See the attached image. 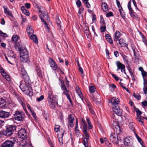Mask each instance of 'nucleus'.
<instances>
[{
  "mask_svg": "<svg viewBox=\"0 0 147 147\" xmlns=\"http://www.w3.org/2000/svg\"><path fill=\"white\" fill-rule=\"evenodd\" d=\"M113 129L115 131L117 134H119L121 132V130L119 126L117 125L115 126L114 128Z\"/></svg>",
  "mask_w": 147,
  "mask_h": 147,
  "instance_id": "nucleus-32",
  "label": "nucleus"
},
{
  "mask_svg": "<svg viewBox=\"0 0 147 147\" xmlns=\"http://www.w3.org/2000/svg\"><path fill=\"white\" fill-rule=\"evenodd\" d=\"M0 36H3L4 38H5L7 36V34L5 33H3L2 31L0 30ZM1 41L0 39V42Z\"/></svg>",
  "mask_w": 147,
  "mask_h": 147,
  "instance_id": "nucleus-45",
  "label": "nucleus"
},
{
  "mask_svg": "<svg viewBox=\"0 0 147 147\" xmlns=\"http://www.w3.org/2000/svg\"><path fill=\"white\" fill-rule=\"evenodd\" d=\"M76 90V92L78 94V95L80 98L82 100L83 98L81 90L79 89V88L78 87L77 88Z\"/></svg>",
  "mask_w": 147,
  "mask_h": 147,
  "instance_id": "nucleus-31",
  "label": "nucleus"
},
{
  "mask_svg": "<svg viewBox=\"0 0 147 147\" xmlns=\"http://www.w3.org/2000/svg\"><path fill=\"white\" fill-rule=\"evenodd\" d=\"M113 110L117 115L121 116L122 115V111L120 109L118 106H115V107H113Z\"/></svg>",
  "mask_w": 147,
  "mask_h": 147,
  "instance_id": "nucleus-14",
  "label": "nucleus"
},
{
  "mask_svg": "<svg viewBox=\"0 0 147 147\" xmlns=\"http://www.w3.org/2000/svg\"><path fill=\"white\" fill-rule=\"evenodd\" d=\"M23 13H24L25 15H26L27 16H29L30 14V13L29 11L28 10L26 9L23 12Z\"/></svg>",
  "mask_w": 147,
  "mask_h": 147,
  "instance_id": "nucleus-52",
  "label": "nucleus"
},
{
  "mask_svg": "<svg viewBox=\"0 0 147 147\" xmlns=\"http://www.w3.org/2000/svg\"><path fill=\"white\" fill-rule=\"evenodd\" d=\"M68 121L70 126L72 127H73L74 124L73 123L74 121V116L73 115L70 114L68 116Z\"/></svg>",
  "mask_w": 147,
  "mask_h": 147,
  "instance_id": "nucleus-12",
  "label": "nucleus"
},
{
  "mask_svg": "<svg viewBox=\"0 0 147 147\" xmlns=\"http://www.w3.org/2000/svg\"><path fill=\"white\" fill-rule=\"evenodd\" d=\"M13 125H9L6 126L5 130H4L2 132L3 135L6 136H10L13 133V130L15 129Z\"/></svg>",
  "mask_w": 147,
  "mask_h": 147,
  "instance_id": "nucleus-2",
  "label": "nucleus"
},
{
  "mask_svg": "<svg viewBox=\"0 0 147 147\" xmlns=\"http://www.w3.org/2000/svg\"><path fill=\"white\" fill-rule=\"evenodd\" d=\"M107 41L109 42L110 44H113V41L112 39L111 38V37L107 39Z\"/></svg>",
  "mask_w": 147,
  "mask_h": 147,
  "instance_id": "nucleus-64",
  "label": "nucleus"
},
{
  "mask_svg": "<svg viewBox=\"0 0 147 147\" xmlns=\"http://www.w3.org/2000/svg\"><path fill=\"white\" fill-rule=\"evenodd\" d=\"M20 87L23 92H26L29 88V87L24 83L20 84Z\"/></svg>",
  "mask_w": 147,
  "mask_h": 147,
  "instance_id": "nucleus-20",
  "label": "nucleus"
},
{
  "mask_svg": "<svg viewBox=\"0 0 147 147\" xmlns=\"http://www.w3.org/2000/svg\"><path fill=\"white\" fill-rule=\"evenodd\" d=\"M24 115L23 112L17 111L14 114V117L15 120L21 121L23 120Z\"/></svg>",
  "mask_w": 147,
  "mask_h": 147,
  "instance_id": "nucleus-4",
  "label": "nucleus"
},
{
  "mask_svg": "<svg viewBox=\"0 0 147 147\" xmlns=\"http://www.w3.org/2000/svg\"><path fill=\"white\" fill-rule=\"evenodd\" d=\"M125 42V40L122 38L120 39L119 40V43L120 45L121 46L124 47H126L128 49V47L127 46V44H126Z\"/></svg>",
  "mask_w": 147,
  "mask_h": 147,
  "instance_id": "nucleus-22",
  "label": "nucleus"
},
{
  "mask_svg": "<svg viewBox=\"0 0 147 147\" xmlns=\"http://www.w3.org/2000/svg\"><path fill=\"white\" fill-rule=\"evenodd\" d=\"M4 77L6 80L8 81H9L10 80V79L9 78V76L8 75H7Z\"/></svg>",
  "mask_w": 147,
  "mask_h": 147,
  "instance_id": "nucleus-62",
  "label": "nucleus"
},
{
  "mask_svg": "<svg viewBox=\"0 0 147 147\" xmlns=\"http://www.w3.org/2000/svg\"><path fill=\"white\" fill-rule=\"evenodd\" d=\"M124 144L126 146H130L133 144L132 139L130 137H126L124 139Z\"/></svg>",
  "mask_w": 147,
  "mask_h": 147,
  "instance_id": "nucleus-8",
  "label": "nucleus"
},
{
  "mask_svg": "<svg viewBox=\"0 0 147 147\" xmlns=\"http://www.w3.org/2000/svg\"><path fill=\"white\" fill-rule=\"evenodd\" d=\"M142 105L145 107L147 106V101L146 100H144L142 102Z\"/></svg>",
  "mask_w": 147,
  "mask_h": 147,
  "instance_id": "nucleus-56",
  "label": "nucleus"
},
{
  "mask_svg": "<svg viewBox=\"0 0 147 147\" xmlns=\"http://www.w3.org/2000/svg\"><path fill=\"white\" fill-rule=\"evenodd\" d=\"M25 6L27 8L29 9L30 7V4L29 3H27L25 4Z\"/></svg>",
  "mask_w": 147,
  "mask_h": 147,
  "instance_id": "nucleus-63",
  "label": "nucleus"
},
{
  "mask_svg": "<svg viewBox=\"0 0 147 147\" xmlns=\"http://www.w3.org/2000/svg\"><path fill=\"white\" fill-rule=\"evenodd\" d=\"M19 38L16 35H14L12 37L13 40L15 42H17Z\"/></svg>",
  "mask_w": 147,
  "mask_h": 147,
  "instance_id": "nucleus-40",
  "label": "nucleus"
},
{
  "mask_svg": "<svg viewBox=\"0 0 147 147\" xmlns=\"http://www.w3.org/2000/svg\"><path fill=\"white\" fill-rule=\"evenodd\" d=\"M106 29V27L105 26H102L100 27L101 31L103 32L105 31Z\"/></svg>",
  "mask_w": 147,
  "mask_h": 147,
  "instance_id": "nucleus-59",
  "label": "nucleus"
},
{
  "mask_svg": "<svg viewBox=\"0 0 147 147\" xmlns=\"http://www.w3.org/2000/svg\"><path fill=\"white\" fill-rule=\"evenodd\" d=\"M134 133L135 134L136 137L139 142L142 145H143V142L142 141L141 139L134 132Z\"/></svg>",
  "mask_w": 147,
  "mask_h": 147,
  "instance_id": "nucleus-36",
  "label": "nucleus"
},
{
  "mask_svg": "<svg viewBox=\"0 0 147 147\" xmlns=\"http://www.w3.org/2000/svg\"><path fill=\"white\" fill-rule=\"evenodd\" d=\"M22 74L25 82L26 83H28L29 81V77L28 75L26 70L24 68L21 69Z\"/></svg>",
  "mask_w": 147,
  "mask_h": 147,
  "instance_id": "nucleus-5",
  "label": "nucleus"
},
{
  "mask_svg": "<svg viewBox=\"0 0 147 147\" xmlns=\"http://www.w3.org/2000/svg\"><path fill=\"white\" fill-rule=\"evenodd\" d=\"M27 31L29 36L33 34L34 33V30L32 29V27L29 26H28V28L27 29Z\"/></svg>",
  "mask_w": 147,
  "mask_h": 147,
  "instance_id": "nucleus-23",
  "label": "nucleus"
},
{
  "mask_svg": "<svg viewBox=\"0 0 147 147\" xmlns=\"http://www.w3.org/2000/svg\"><path fill=\"white\" fill-rule=\"evenodd\" d=\"M49 98L50 100H48V102L49 106L51 108L53 109L55 107L57 103V100H55V97H53L52 99H51L50 96H49Z\"/></svg>",
  "mask_w": 147,
  "mask_h": 147,
  "instance_id": "nucleus-7",
  "label": "nucleus"
},
{
  "mask_svg": "<svg viewBox=\"0 0 147 147\" xmlns=\"http://www.w3.org/2000/svg\"><path fill=\"white\" fill-rule=\"evenodd\" d=\"M9 105V103L5 102V100H4V102L1 105V107L2 109H5L8 107Z\"/></svg>",
  "mask_w": 147,
  "mask_h": 147,
  "instance_id": "nucleus-33",
  "label": "nucleus"
},
{
  "mask_svg": "<svg viewBox=\"0 0 147 147\" xmlns=\"http://www.w3.org/2000/svg\"><path fill=\"white\" fill-rule=\"evenodd\" d=\"M110 140L114 144H117L119 143L118 136L115 134H111L110 137Z\"/></svg>",
  "mask_w": 147,
  "mask_h": 147,
  "instance_id": "nucleus-9",
  "label": "nucleus"
},
{
  "mask_svg": "<svg viewBox=\"0 0 147 147\" xmlns=\"http://www.w3.org/2000/svg\"><path fill=\"white\" fill-rule=\"evenodd\" d=\"M20 59L21 61L24 63H26L28 59V56L27 55H23V54L22 53L21 55H20Z\"/></svg>",
  "mask_w": 147,
  "mask_h": 147,
  "instance_id": "nucleus-17",
  "label": "nucleus"
},
{
  "mask_svg": "<svg viewBox=\"0 0 147 147\" xmlns=\"http://www.w3.org/2000/svg\"><path fill=\"white\" fill-rule=\"evenodd\" d=\"M56 23L57 26L59 28H60L61 27V26L60 25V23H61V21L60 20L59 18L58 17H57L56 18Z\"/></svg>",
  "mask_w": 147,
  "mask_h": 147,
  "instance_id": "nucleus-39",
  "label": "nucleus"
},
{
  "mask_svg": "<svg viewBox=\"0 0 147 147\" xmlns=\"http://www.w3.org/2000/svg\"><path fill=\"white\" fill-rule=\"evenodd\" d=\"M144 88L143 89L147 88V82H144Z\"/></svg>",
  "mask_w": 147,
  "mask_h": 147,
  "instance_id": "nucleus-61",
  "label": "nucleus"
},
{
  "mask_svg": "<svg viewBox=\"0 0 147 147\" xmlns=\"http://www.w3.org/2000/svg\"><path fill=\"white\" fill-rule=\"evenodd\" d=\"M20 53V55H21L22 53L23 54V55H26L28 56V53L26 49L24 48L22 49L21 50L19 51Z\"/></svg>",
  "mask_w": 147,
  "mask_h": 147,
  "instance_id": "nucleus-29",
  "label": "nucleus"
},
{
  "mask_svg": "<svg viewBox=\"0 0 147 147\" xmlns=\"http://www.w3.org/2000/svg\"><path fill=\"white\" fill-rule=\"evenodd\" d=\"M116 64L117 67V71H118L119 69H120L121 72H122L123 70L125 69V65L121 63L120 61H117L116 63Z\"/></svg>",
  "mask_w": 147,
  "mask_h": 147,
  "instance_id": "nucleus-15",
  "label": "nucleus"
},
{
  "mask_svg": "<svg viewBox=\"0 0 147 147\" xmlns=\"http://www.w3.org/2000/svg\"><path fill=\"white\" fill-rule=\"evenodd\" d=\"M11 141L14 143V144L15 142H18L17 138L16 137H14Z\"/></svg>",
  "mask_w": 147,
  "mask_h": 147,
  "instance_id": "nucleus-53",
  "label": "nucleus"
},
{
  "mask_svg": "<svg viewBox=\"0 0 147 147\" xmlns=\"http://www.w3.org/2000/svg\"><path fill=\"white\" fill-rule=\"evenodd\" d=\"M36 70L37 74L39 76H42V71L40 68L38 66L36 67Z\"/></svg>",
  "mask_w": 147,
  "mask_h": 147,
  "instance_id": "nucleus-35",
  "label": "nucleus"
},
{
  "mask_svg": "<svg viewBox=\"0 0 147 147\" xmlns=\"http://www.w3.org/2000/svg\"><path fill=\"white\" fill-rule=\"evenodd\" d=\"M102 9L104 12H106L108 10V6L105 3L102 2L101 5Z\"/></svg>",
  "mask_w": 147,
  "mask_h": 147,
  "instance_id": "nucleus-24",
  "label": "nucleus"
},
{
  "mask_svg": "<svg viewBox=\"0 0 147 147\" xmlns=\"http://www.w3.org/2000/svg\"><path fill=\"white\" fill-rule=\"evenodd\" d=\"M112 75L116 81H117L119 80V78H118V77L116 75L113 74H112Z\"/></svg>",
  "mask_w": 147,
  "mask_h": 147,
  "instance_id": "nucleus-60",
  "label": "nucleus"
},
{
  "mask_svg": "<svg viewBox=\"0 0 147 147\" xmlns=\"http://www.w3.org/2000/svg\"><path fill=\"white\" fill-rule=\"evenodd\" d=\"M121 36L120 33L119 31H116L115 34V38L114 39V41H117L120 38Z\"/></svg>",
  "mask_w": 147,
  "mask_h": 147,
  "instance_id": "nucleus-26",
  "label": "nucleus"
},
{
  "mask_svg": "<svg viewBox=\"0 0 147 147\" xmlns=\"http://www.w3.org/2000/svg\"><path fill=\"white\" fill-rule=\"evenodd\" d=\"M2 147H13L14 143L9 140H7L3 143L1 145Z\"/></svg>",
  "mask_w": 147,
  "mask_h": 147,
  "instance_id": "nucleus-10",
  "label": "nucleus"
},
{
  "mask_svg": "<svg viewBox=\"0 0 147 147\" xmlns=\"http://www.w3.org/2000/svg\"><path fill=\"white\" fill-rule=\"evenodd\" d=\"M10 115V113L9 112H6L3 111H0V117L2 118H8Z\"/></svg>",
  "mask_w": 147,
  "mask_h": 147,
  "instance_id": "nucleus-13",
  "label": "nucleus"
},
{
  "mask_svg": "<svg viewBox=\"0 0 147 147\" xmlns=\"http://www.w3.org/2000/svg\"><path fill=\"white\" fill-rule=\"evenodd\" d=\"M84 126H83V132L85 134V137L87 139H89V136L88 134L87 131V127H86V124L85 123H84Z\"/></svg>",
  "mask_w": 147,
  "mask_h": 147,
  "instance_id": "nucleus-18",
  "label": "nucleus"
},
{
  "mask_svg": "<svg viewBox=\"0 0 147 147\" xmlns=\"http://www.w3.org/2000/svg\"><path fill=\"white\" fill-rule=\"evenodd\" d=\"M113 16V14L112 12H109L107 13L106 15V16L107 17H109L110 16Z\"/></svg>",
  "mask_w": 147,
  "mask_h": 147,
  "instance_id": "nucleus-57",
  "label": "nucleus"
},
{
  "mask_svg": "<svg viewBox=\"0 0 147 147\" xmlns=\"http://www.w3.org/2000/svg\"><path fill=\"white\" fill-rule=\"evenodd\" d=\"M138 121L140 123H141L142 124L143 122V120L141 119L140 117H138L136 118Z\"/></svg>",
  "mask_w": 147,
  "mask_h": 147,
  "instance_id": "nucleus-49",
  "label": "nucleus"
},
{
  "mask_svg": "<svg viewBox=\"0 0 147 147\" xmlns=\"http://www.w3.org/2000/svg\"><path fill=\"white\" fill-rule=\"evenodd\" d=\"M76 4L77 7H79L81 5V3L80 1L79 0H78L76 1Z\"/></svg>",
  "mask_w": 147,
  "mask_h": 147,
  "instance_id": "nucleus-54",
  "label": "nucleus"
},
{
  "mask_svg": "<svg viewBox=\"0 0 147 147\" xmlns=\"http://www.w3.org/2000/svg\"><path fill=\"white\" fill-rule=\"evenodd\" d=\"M110 102L113 105H117L119 102V100L118 98H116L115 97L112 98Z\"/></svg>",
  "mask_w": 147,
  "mask_h": 147,
  "instance_id": "nucleus-16",
  "label": "nucleus"
},
{
  "mask_svg": "<svg viewBox=\"0 0 147 147\" xmlns=\"http://www.w3.org/2000/svg\"><path fill=\"white\" fill-rule=\"evenodd\" d=\"M88 139H87L86 138H85L84 140L83 144L84 145L85 147H88Z\"/></svg>",
  "mask_w": 147,
  "mask_h": 147,
  "instance_id": "nucleus-44",
  "label": "nucleus"
},
{
  "mask_svg": "<svg viewBox=\"0 0 147 147\" xmlns=\"http://www.w3.org/2000/svg\"><path fill=\"white\" fill-rule=\"evenodd\" d=\"M122 57L123 58L124 60L125 61H126L127 62V61H128V59H127V57L125 55H122Z\"/></svg>",
  "mask_w": 147,
  "mask_h": 147,
  "instance_id": "nucleus-50",
  "label": "nucleus"
},
{
  "mask_svg": "<svg viewBox=\"0 0 147 147\" xmlns=\"http://www.w3.org/2000/svg\"><path fill=\"white\" fill-rule=\"evenodd\" d=\"M25 92L30 97L32 96L33 95L32 90L30 86L29 87V88Z\"/></svg>",
  "mask_w": 147,
  "mask_h": 147,
  "instance_id": "nucleus-28",
  "label": "nucleus"
},
{
  "mask_svg": "<svg viewBox=\"0 0 147 147\" xmlns=\"http://www.w3.org/2000/svg\"><path fill=\"white\" fill-rule=\"evenodd\" d=\"M131 0H130L129 1V2L128 5H127L129 9V11L132 10V9L131 8Z\"/></svg>",
  "mask_w": 147,
  "mask_h": 147,
  "instance_id": "nucleus-47",
  "label": "nucleus"
},
{
  "mask_svg": "<svg viewBox=\"0 0 147 147\" xmlns=\"http://www.w3.org/2000/svg\"><path fill=\"white\" fill-rule=\"evenodd\" d=\"M142 77L147 76V72L145 71H143L142 72Z\"/></svg>",
  "mask_w": 147,
  "mask_h": 147,
  "instance_id": "nucleus-58",
  "label": "nucleus"
},
{
  "mask_svg": "<svg viewBox=\"0 0 147 147\" xmlns=\"http://www.w3.org/2000/svg\"><path fill=\"white\" fill-rule=\"evenodd\" d=\"M130 16L134 18L136 16L137 14L133 11L131 10L129 11Z\"/></svg>",
  "mask_w": 147,
  "mask_h": 147,
  "instance_id": "nucleus-42",
  "label": "nucleus"
},
{
  "mask_svg": "<svg viewBox=\"0 0 147 147\" xmlns=\"http://www.w3.org/2000/svg\"><path fill=\"white\" fill-rule=\"evenodd\" d=\"M44 98V96L43 95H41L40 97L37 98V100L38 102H40Z\"/></svg>",
  "mask_w": 147,
  "mask_h": 147,
  "instance_id": "nucleus-48",
  "label": "nucleus"
},
{
  "mask_svg": "<svg viewBox=\"0 0 147 147\" xmlns=\"http://www.w3.org/2000/svg\"><path fill=\"white\" fill-rule=\"evenodd\" d=\"M30 38L32 39L33 42L36 43L38 42V40L35 34H32L30 36Z\"/></svg>",
  "mask_w": 147,
  "mask_h": 147,
  "instance_id": "nucleus-27",
  "label": "nucleus"
},
{
  "mask_svg": "<svg viewBox=\"0 0 147 147\" xmlns=\"http://www.w3.org/2000/svg\"><path fill=\"white\" fill-rule=\"evenodd\" d=\"M89 91L90 92H95V88L93 86H91L89 88Z\"/></svg>",
  "mask_w": 147,
  "mask_h": 147,
  "instance_id": "nucleus-43",
  "label": "nucleus"
},
{
  "mask_svg": "<svg viewBox=\"0 0 147 147\" xmlns=\"http://www.w3.org/2000/svg\"><path fill=\"white\" fill-rule=\"evenodd\" d=\"M15 47L17 50H18L19 51L21 50L23 48L22 47L21 45H20L19 42H15Z\"/></svg>",
  "mask_w": 147,
  "mask_h": 147,
  "instance_id": "nucleus-25",
  "label": "nucleus"
},
{
  "mask_svg": "<svg viewBox=\"0 0 147 147\" xmlns=\"http://www.w3.org/2000/svg\"><path fill=\"white\" fill-rule=\"evenodd\" d=\"M84 8H83L81 7L79 9V11L78 12V13L80 14H81L83 12V11L84 10Z\"/></svg>",
  "mask_w": 147,
  "mask_h": 147,
  "instance_id": "nucleus-55",
  "label": "nucleus"
},
{
  "mask_svg": "<svg viewBox=\"0 0 147 147\" xmlns=\"http://www.w3.org/2000/svg\"><path fill=\"white\" fill-rule=\"evenodd\" d=\"M136 111L137 113V117H140V115L142 114L141 112L138 109H136Z\"/></svg>",
  "mask_w": 147,
  "mask_h": 147,
  "instance_id": "nucleus-46",
  "label": "nucleus"
},
{
  "mask_svg": "<svg viewBox=\"0 0 147 147\" xmlns=\"http://www.w3.org/2000/svg\"><path fill=\"white\" fill-rule=\"evenodd\" d=\"M49 63L50 67L54 71H56L57 69V65L52 59L51 58H49Z\"/></svg>",
  "mask_w": 147,
  "mask_h": 147,
  "instance_id": "nucleus-6",
  "label": "nucleus"
},
{
  "mask_svg": "<svg viewBox=\"0 0 147 147\" xmlns=\"http://www.w3.org/2000/svg\"><path fill=\"white\" fill-rule=\"evenodd\" d=\"M120 85L125 90H126V91L127 92H129V90L124 85V84L122 83H121Z\"/></svg>",
  "mask_w": 147,
  "mask_h": 147,
  "instance_id": "nucleus-51",
  "label": "nucleus"
},
{
  "mask_svg": "<svg viewBox=\"0 0 147 147\" xmlns=\"http://www.w3.org/2000/svg\"><path fill=\"white\" fill-rule=\"evenodd\" d=\"M133 96L138 100H140L141 98V96L138 93L136 94L135 93L133 94Z\"/></svg>",
  "mask_w": 147,
  "mask_h": 147,
  "instance_id": "nucleus-37",
  "label": "nucleus"
},
{
  "mask_svg": "<svg viewBox=\"0 0 147 147\" xmlns=\"http://www.w3.org/2000/svg\"><path fill=\"white\" fill-rule=\"evenodd\" d=\"M3 8L4 10V13L5 14L8 16L12 17L11 11L9 10V9L7 7L3 6Z\"/></svg>",
  "mask_w": 147,
  "mask_h": 147,
  "instance_id": "nucleus-19",
  "label": "nucleus"
},
{
  "mask_svg": "<svg viewBox=\"0 0 147 147\" xmlns=\"http://www.w3.org/2000/svg\"><path fill=\"white\" fill-rule=\"evenodd\" d=\"M39 16L42 22L45 24L49 21V18L48 15V13L45 10H40L38 13Z\"/></svg>",
  "mask_w": 147,
  "mask_h": 147,
  "instance_id": "nucleus-1",
  "label": "nucleus"
},
{
  "mask_svg": "<svg viewBox=\"0 0 147 147\" xmlns=\"http://www.w3.org/2000/svg\"><path fill=\"white\" fill-rule=\"evenodd\" d=\"M134 123L131 122L129 123V125L130 129L133 131H134Z\"/></svg>",
  "mask_w": 147,
  "mask_h": 147,
  "instance_id": "nucleus-38",
  "label": "nucleus"
},
{
  "mask_svg": "<svg viewBox=\"0 0 147 147\" xmlns=\"http://www.w3.org/2000/svg\"><path fill=\"white\" fill-rule=\"evenodd\" d=\"M8 55L10 57L15 58L16 57V55L11 50H9L7 52Z\"/></svg>",
  "mask_w": 147,
  "mask_h": 147,
  "instance_id": "nucleus-34",
  "label": "nucleus"
},
{
  "mask_svg": "<svg viewBox=\"0 0 147 147\" xmlns=\"http://www.w3.org/2000/svg\"><path fill=\"white\" fill-rule=\"evenodd\" d=\"M26 141L24 140H21L19 142V147H24L26 146Z\"/></svg>",
  "mask_w": 147,
  "mask_h": 147,
  "instance_id": "nucleus-30",
  "label": "nucleus"
},
{
  "mask_svg": "<svg viewBox=\"0 0 147 147\" xmlns=\"http://www.w3.org/2000/svg\"><path fill=\"white\" fill-rule=\"evenodd\" d=\"M18 135L19 137L22 139H25L26 138V134L25 129H20L18 133Z\"/></svg>",
  "mask_w": 147,
  "mask_h": 147,
  "instance_id": "nucleus-11",
  "label": "nucleus"
},
{
  "mask_svg": "<svg viewBox=\"0 0 147 147\" xmlns=\"http://www.w3.org/2000/svg\"><path fill=\"white\" fill-rule=\"evenodd\" d=\"M60 82L61 84V88L62 90L63 91V94L66 96L67 99L69 100L70 102L71 103V100L70 98V96L69 94V90L67 89L65 87L64 81L62 80H61Z\"/></svg>",
  "mask_w": 147,
  "mask_h": 147,
  "instance_id": "nucleus-3",
  "label": "nucleus"
},
{
  "mask_svg": "<svg viewBox=\"0 0 147 147\" xmlns=\"http://www.w3.org/2000/svg\"><path fill=\"white\" fill-rule=\"evenodd\" d=\"M130 46L133 51V52L134 53V55L135 57H136V51H135V49H136V47H135L134 45L133 44H131Z\"/></svg>",
  "mask_w": 147,
  "mask_h": 147,
  "instance_id": "nucleus-41",
  "label": "nucleus"
},
{
  "mask_svg": "<svg viewBox=\"0 0 147 147\" xmlns=\"http://www.w3.org/2000/svg\"><path fill=\"white\" fill-rule=\"evenodd\" d=\"M98 96L96 97L94 95H92V100L94 102H95L96 104H99L100 103V100L99 98L100 97L99 95L98 94H97Z\"/></svg>",
  "mask_w": 147,
  "mask_h": 147,
  "instance_id": "nucleus-21",
  "label": "nucleus"
}]
</instances>
